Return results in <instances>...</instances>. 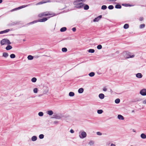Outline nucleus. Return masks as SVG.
<instances>
[{
	"label": "nucleus",
	"instance_id": "nucleus-58",
	"mask_svg": "<svg viewBox=\"0 0 146 146\" xmlns=\"http://www.w3.org/2000/svg\"><path fill=\"white\" fill-rule=\"evenodd\" d=\"M2 0H0V3H1L2 2Z\"/></svg>",
	"mask_w": 146,
	"mask_h": 146
},
{
	"label": "nucleus",
	"instance_id": "nucleus-51",
	"mask_svg": "<svg viewBox=\"0 0 146 146\" xmlns=\"http://www.w3.org/2000/svg\"><path fill=\"white\" fill-rule=\"evenodd\" d=\"M54 124H57L58 123V121H55L54 122Z\"/></svg>",
	"mask_w": 146,
	"mask_h": 146
},
{
	"label": "nucleus",
	"instance_id": "nucleus-31",
	"mask_svg": "<svg viewBox=\"0 0 146 146\" xmlns=\"http://www.w3.org/2000/svg\"><path fill=\"white\" fill-rule=\"evenodd\" d=\"M120 101V100L119 99L117 98L115 100V102L116 104H118Z\"/></svg>",
	"mask_w": 146,
	"mask_h": 146
},
{
	"label": "nucleus",
	"instance_id": "nucleus-1",
	"mask_svg": "<svg viewBox=\"0 0 146 146\" xmlns=\"http://www.w3.org/2000/svg\"><path fill=\"white\" fill-rule=\"evenodd\" d=\"M86 0H75L74 2V5H76L75 7L79 9L82 8L84 6V2Z\"/></svg>",
	"mask_w": 146,
	"mask_h": 146
},
{
	"label": "nucleus",
	"instance_id": "nucleus-22",
	"mask_svg": "<svg viewBox=\"0 0 146 146\" xmlns=\"http://www.w3.org/2000/svg\"><path fill=\"white\" fill-rule=\"evenodd\" d=\"M27 58L29 60H32L33 58V57L31 55H29L27 57Z\"/></svg>",
	"mask_w": 146,
	"mask_h": 146
},
{
	"label": "nucleus",
	"instance_id": "nucleus-26",
	"mask_svg": "<svg viewBox=\"0 0 146 146\" xmlns=\"http://www.w3.org/2000/svg\"><path fill=\"white\" fill-rule=\"evenodd\" d=\"M62 50L63 52H66L67 51V49L66 48H63L62 49Z\"/></svg>",
	"mask_w": 146,
	"mask_h": 146
},
{
	"label": "nucleus",
	"instance_id": "nucleus-30",
	"mask_svg": "<svg viewBox=\"0 0 146 146\" xmlns=\"http://www.w3.org/2000/svg\"><path fill=\"white\" fill-rule=\"evenodd\" d=\"M89 8V6L87 5H86L84 7V9L85 10H88Z\"/></svg>",
	"mask_w": 146,
	"mask_h": 146
},
{
	"label": "nucleus",
	"instance_id": "nucleus-5",
	"mask_svg": "<svg viewBox=\"0 0 146 146\" xmlns=\"http://www.w3.org/2000/svg\"><path fill=\"white\" fill-rule=\"evenodd\" d=\"M87 136L86 133L82 131H80L79 133V136L81 139H84Z\"/></svg>",
	"mask_w": 146,
	"mask_h": 146
},
{
	"label": "nucleus",
	"instance_id": "nucleus-27",
	"mask_svg": "<svg viewBox=\"0 0 146 146\" xmlns=\"http://www.w3.org/2000/svg\"><path fill=\"white\" fill-rule=\"evenodd\" d=\"M88 51L89 52L93 53L94 52L95 50L94 49H90L88 50Z\"/></svg>",
	"mask_w": 146,
	"mask_h": 146
},
{
	"label": "nucleus",
	"instance_id": "nucleus-28",
	"mask_svg": "<svg viewBox=\"0 0 146 146\" xmlns=\"http://www.w3.org/2000/svg\"><path fill=\"white\" fill-rule=\"evenodd\" d=\"M10 57L11 58H15V54H12L10 55Z\"/></svg>",
	"mask_w": 146,
	"mask_h": 146
},
{
	"label": "nucleus",
	"instance_id": "nucleus-59",
	"mask_svg": "<svg viewBox=\"0 0 146 146\" xmlns=\"http://www.w3.org/2000/svg\"><path fill=\"white\" fill-rule=\"evenodd\" d=\"M140 100H137V101H140Z\"/></svg>",
	"mask_w": 146,
	"mask_h": 146
},
{
	"label": "nucleus",
	"instance_id": "nucleus-12",
	"mask_svg": "<svg viewBox=\"0 0 146 146\" xmlns=\"http://www.w3.org/2000/svg\"><path fill=\"white\" fill-rule=\"evenodd\" d=\"M117 118L120 120H123L124 118L121 115H118L117 116Z\"/></svg>",
	"mask_w": 146,
	"mask_h": 146
},
{
	"label": "nucleus",
	"instance_id": "nucleus-61",
	"mask_svg": "<svg viewBox=\"0 0 146 146\" xmlns=\"http://www.w3.org/2000/svg\"><path fill=\"white\" fill-rule=\"evenodd\" d=\"M73 94H74V93Z\"/></svg>",
	"mask_w": 146,
	"mask_h": 146
},
{
	"label": "nucleus",
	"instance_id": "nucleus-4",
	"mask_svg": "<svg viewBox=\"0 0 146 146\" xmlns=\"http://www.w3.org/2000/svg\"><path fill=\"white\" fill-rule=\"evenodd\" d=\"M1 45H2L5 44L9 45L11 44V42L8 39H4L1 40Z\"/></svg>",
	"mask_w": 146,
	"mask_h": 146
},
{
	"label": "nucleus",
	"instance_id": "nucleus-57",
	"mask_svg": "<svg viewBox=\"0 0 146 146\" xmlns=\"http://www.w3.org/2000/svg\"><path fill=\"white\" fill-rule=\"evenodd\" d=\"M133 131L134 132H136V131L134 129L133 130Z\"/></svg>",
	"mask_w": 146,
	"mask_h": 146
},
{
	"label": "nucleus",
	"instance_id": "nucleus-50",
	"mask_svg": "<svg viewBox=\"0 0 146 146\" xmlns=\"http://www.w3.org/2000/svg\"><path fill=\"white\" fill-rule=\"evenodd\" d=\"M4 33V31H2L0 32V34H2Z\"/></svg>",
	"mask_w": 146,
	"mask_h": 146
},
{
	"label": "nucleus",
	"instance_id": "nucleus-54",
	"mask_svg": "<svg viewBox=\"0 0 146 146\" xmlns=\"http://www.w3.org/2000/svg\"><path fill=\"white\" fill-rule=\"evenodd\" d=\"M43 2H40L39 3H38V4H43V3H43Z\"/></svg>",
	"mask_w": 146,
	"mask_h": 146
},
{
	"label": "nucleus",
	"instance_id": "nucleus-46",
	"mask_svg": "<svg viewBox=\"0 0 146 146\" xmlns=\"http://www.w3.org/2000/svg\"><path fill=\"white\" fill-rule=\"evenodd\" d=\"M103 90L104 92H106L107 91V88L106 87H104L103 89Z\"/></svg>",
	"mask_w": 146,
	"mask_h": 146
},
{
	"label": "nucleus",
	"instance_id": "nucleus-33",
	"mask_svg": "<svg viewBox=\"0 0 146 146\" xmlns=\"http://www.w3.org/2000/svg\"><path fill=\"white\" fill-rule=\"evenodd\" d=\"M115 8L117 9H120L121 8V6L119 5H115Z\"/></svg>",
	"mask_w": 146,
	"mask_h": 146
},
{
	"label": "nucleus",
	"instance_id": "nucleus-55",
	"mask_svg": "<svg viewBox=\"0 0 146 146\" xmlns=\"http://www.w3.org/2000/svg\"><path fill=\"white\" fill-rule=\"evenodd\" d=\"M123 5L125 6H128V4H124V5Z\"/></svg>",
	"mask_w": 146,
	"mask_h": 146
},
{
	"label": "nucleus",
	"instance_id": "nucleus-44",
	"mask_svg": "<svg viewBox=\"0 0 146 146\" xmlns=\"http://www.w3.org/2000/svg\"><path fill=\"white\" fill-rule=\"evenodd\" d=\"M10 31V29H8L4 31V33H7Z\"/></svg>",
	"mask_w": 146,
	"mask_h": 146
},
{
	"label": "nucleus",
	"instance_id": "nucleus-29",
	"mask_svg": "<svg viewBox=\"0 0 146 146\" xmlns=\"http://www.w3.org/2000/svg\"><path fill=\"white\" fill-rule=\"evenodd\" d=\"M103 112V111L102 110H98L97 113H98L101 114Z\"/></svg>",
	"mask_w": 146,
	"mask_h": 146
},
{
	"label": "nucleus",
	"instance_id": "nucleus-34",
	"mask_svg": "<svg viewBox=\"0 0 146 146\" xmlns=\"http://www.w3.org/2000/svg\"><path fill=\"white\" fill-rule=\"evenodd\" d=\"M107 8V6L105 5H103L102 6L101 9L103 10H105Z\"/></svg>",
	"mask_w": 146,
	"mask_h": 146
},
{
	"label": "nucleus",
	"instance_id": "nucleus-43",
	"mask_svg": "<svg viewBox=\"0 0 146 146\" xmlns=\"http://www.w3.org/2000/svg\"><path fill=\"white\" fill-rule=\"evenodd\" d=\"M51 1L49 0H46V1L45 2H44L43 3H46L48 2H51Z\"/></svg>",
	"mask_w": 146,
	"mask_h": 146
},
{
	"label": "nucleus",
	"instance_id": "nucleus-23",
	"mask_svg": "<svg viewBox=\"0 0 146 146\" xmlns=\"http://www.w3.org/2000/svg\"><path fill=\"white\" fill-rule=\"evenodd\" d=\"M37 80V79L36 78L34 77L32 78L31 81L33 82H35Z\"/></svg>",
	"mask_w": 146,
	"mask_h": 146
},
{
	"label": "nucleus",
	"instance_id": "nucleus-47",
	"mask_svg": "<svg viewBox=\"0 0 146 146\" xmlns=\"http://www.w3.org/2000/svg\"><path fill=\"white\" fill-rule=\"evenodd\" d=\"M48 92V89L46 91H44V92L43 94H45L47 93Z\"/></svg>",
	"mask_w": 146,
	"mask_h": 146
},
{
	"label": "nucleus",
	"instance_id": "nucleus-20",
	"mask_svg": "<svg viewBox=\"0 0 146 146\" xmlns=\"http://www.w3.org/2000/svg\"><path fill=\"white\" fill-rule=\"evenodd\" d=\"M12 47L11 45H8L6 47V49L7 50H10L12 48Z\"/></svg>",
	"mask_w": 146,
	"mask_h": 146
},
{
	"label": "nucleus",
	"instance_id": "nucleus-41",
	"mask_svg": "<svg viewBox=\"0 0 146 146\" xmlns=\"http://www.w3.org/2000/svg\"><path fill=\"white\" fill-rule=\"evenodd\" d=\"M69 95L70 96H73V92H70L69 94Z\"/></svg>",
	"mask_w": 146,
	"mask_h": 146
},
{
	"label": "nucleus",
	"instance_id": "nucleus-49",
	"mask_svg": "<svg viewBox=\"0 0 146 146\" xmlns=\"http://www.w3.org/2000/svg\"><path fill=\"white\" fill-rule=\"evenodd\" d=\"M109 2H111V1H115L116 0H107Z\"/></svg>",
	"mask_w": 146,
	"mask_h": 146
},
{
	"label": "nucleus",
	"instance_id": "nucleus-6",
	"mask_svg": "<svg viewBox=\"0 0 146 146\" xmlns=\"http://www.w3.org/2000/svg\"><path fill=\"white\" fill-rule=\"evenodd\" d=\"M140 94L143 96H146V89H143L140 91Z\"/></svg>",
	"mask_w": 146,
	"mask_h": 146
},
{
	"label": "nucleus",
	"instance_id": "nucleus-36",
	"mask_svg": "<svg viewBox=\"0 0 146 146\" xmlns=\"http://www.w3.org/2000/svg\"><path fill=\"white\" fill-rule=\"evenodd\" d=\"M38 115L40 116H42L43 115V113L42 112H40L38 113Z\"/></svg>",
	"mask_w": 146,
	"mask_h": 146
},
{
	"label": "nucleus",
	"instance_id": "nucleus-10",
	"mask_svg": "<svg viewBox=\"0 0 146 146\" xmlns=\"http://www.w3.org/2000/svg\"><path fill=\"white\" fill-rule=\"evenodd\" d=\"M50 17L48 18H45L43 19H40L38 20V22H44L47 21Z\"/></svg>",
	"mask_w": 146,
	"mask_h": 146
},
{
	"label": "nucleus",
	"instance_id": "nucleus-19",
	"mask_svg": "<svg viewBox=\"0 0 146 146\" xmlns=\"http://www.w3.org/2000/svg\"><path fill=\"white\" fill-rule=\"evenodd\" d=\"M84 89L82 88H81L79 89L78 90V92L79 93L81 94L84 91Z\"/></svg>",
	"mask_w": 146,
	"mask_h": 146
},
{
	"label": "nucleus",
	"instance_id": "nucleus-11",
	"mask_svg": "<svg viewBox=\"0 0 146 146\" xmlns=\"http://www.w3.org/2000/svg\"><path fill=\"white\" fill-rule=\"evenodd\" d=\"M136 77L138 78H141L142 77V75L141 73H138L136 74Z\"/></svg>",
	"mask_w": 146,
	"mask_h": 146
},
{
	"label": "nucleus",
	"instance_id": "nucleus-21",
	"mask_svg": "<svg viewBox=\"0 0 146 146\" xmlns=\"http://www.w3.org/2000/svg\"><path fill=\"white\" fill-rule=\"evenodd\" d=\"M94 141H93L91 140V141H90L88 143V144L90 146H92V145H94Z\"/></svg>",
	"mask_w": 146,
	"mask_h": 146
},
{
	"label": "nucleus",
	"instance_id": "nucleus-17",
	"mask_svg": "<svg viewBox=\"0 0 146 146\" xmlns=\"http://www.w3.org/2000/svg\"><path fill=\"white\" fill-rule=\"evenodd\" d=\"M140 137L141 138L143 139L146 138V135L144 133H142L140 135Z\"/></svg>",
	"mask_w": 146,
	"mask_h": 146
},
{
	"label": "nucleus",
	"instance_id": "nucleus-7",
	"mask_svg": "<svg viewBox=\"0 0 146 146\" xmlns=\"http://www.w3.org/2000/svg\"><path fill=\"white\" fill-rule=\"evenodd\" d=\"M54 117L53 118L56 119H60L63 117V116L62 114H60L59 115H54Z\"/></svg>",
	"mask_w": 146,
	"mask_h": 146
},
{
	"label": "nucleus",
	"instance_id": "nucleus-24",
	"mask_svg": "<svg viewBox=\"0 0 146 146\" xmlns=\"http://www.w3.org/2000/svg\"><path fill=\"white\" fill-rule=\"evenodd\" d=\"M129 27V25L127 24H126L124 25L123 26V28L125 29H127Z\"/></svg>",
	"mask_w": 146,
	"mask_h": 146
},
{
	"label": "nucleus",
	"instance_id": "nucleus-14",
	"mask_svg": "<svg viewBox=\"0 0 146 146\" xmlns=\"http://www.w3.org/2000/svg\"><path fill=\"white\" fill-rule=\"evenodd\" d=\"M99 98L101 99H103L104 98V95L103 94H100L99 95Z\"/></svg>",
	"mask_w": 146,
	"mask_h": 146
},
{
	"label": "nucleus",
	"instance_id": "nucleus-16",
	"mask_svg": "<svg viewBox=\"0 0 146 146\" xmlns=\"http://www.w3.org/2000/svg\"><path fill=\"white\" fill-rule=\"evenodd\" d=\"M37 139V137L35 136H33L31 138V140L32 141H36Z\"/></svg>",
	"mask_w": 146,
	"mask_h": 146
},
{
	"label": "nucleus",
	"instance_id": "nucleus-60",
	"mask_svg": "<svg viewBox=\"0 0 146 146\" xmlns=\"http://www.w3.org/2000/svg\"><path fill=\"white\" fill-rule=\"evenodd\" d=\"M72 31H73V28L72 29Z\"/></svg>",
	"mask_w": 146,
	"mask_h": 146
},
{
	"label": "nucleus",
	"instance_id": "nucleus-53",
	"mask_svg": "<svg viewBox=\"0 0 146 146\" xmlns=\"http://www.w3.org/2000/svg\"><path fill=\"white\" fill-rule=\"evenodd\" d=\"M70 132L71 133H73V129H71L70 130Z\"/></svg>",
	"mask_w": 146,
	"mask_h": 146
},
{
	"label": "nucleus",
	"instance_id": "nucleus-2",
	"mask_svg": "<svg viewBox=\"0 0 146 146\" xmlns=\"http://www.w3.org/2000/svg\"><path fill=\"white\" fill-rule=\"evenodd\" d=\"M123 54L125 58L126 59L133 58L135 57V55L133 54L131 55L129 52H123Z\"/></svg>",
	"mask_w": 146,
	"mask_h": 146
},
{
	"label": "nucleus",
	"instance_id": "nucleus-42",
	"mask_svg": "<svg viewBox=\"0 0 146 146\" xmlns=\"http://www.w3.org/2000/svg\"><path fill=\"white\" fill-rule=\"evenodd\" d=\"M98 135H102V133L100 132H97L96 133Z\"/></svg>",
	"mask_w": 146,
	"mask_h": 146
},
{
	"label": "nucleus",
	"instance_id": "nucleus-56",
	"mask_svg": "<svg viewBox=\"0 0 146 146\" xmlns=\"http://www.w3.org/2000/svg\"><path fill=\"white\" fill-rule=\"evenodd\" d=\"M76 31V29L75 28H74V32L75 31Z\"/></svg>",
	"mask_w": 146,
	"mask_h": 146
},
{
	"label": "nucleus",
	"instance_id": "nucleus-35",
	"mask_svg": "<svg viewBox=\"0 0 146 146\" xmlns=\"http://www.w3.org/2000/svg\"><path fill=\"white\" fill-rule=\"evenodd\" d=\"M39 137L40 139H42L44 137V135L42 134H40L39 135Z\"/></svg>",
	"mask_w": 146,
	"mask_h": 146
},
{
	"label": "nucleus",
	"instance_id": "nucleus-32",
	"mask_svg": "<svg viewBox=\"0 0 146 146\" xmlns=\"http://www.w3.org/2000/svg\"><path fill=\"white\" fill-rule=\"evenodd\" d=\"M145 25L144 24H141L140 25L139 27L140 29H143L145 27Z\"/></svg>",
	"mask_w": 146,
	"mask_h": 146
},
{
	"label": "nucleus",
	"instance_id": "nucleus-52",
	"mask_svg": "<svg viewBox=\"0 0 146 146\" xmlns=\"http://www.w3.org/2000/svg\"><path fill=\"white\" fill-rule=\"evenodd\" d=\"M110 146H116L115 144H113V143H111V144Z\"/></svg>",
	"mask_w": 146,
	"mask_h": 146
},
{
	"label": "nucleus",
	"instance_id": "nucleus-45",
	"mask_svg": "<svg viewBox=\"0 0 146 146\" xmlns=\"http://www.w3.org/2000/svg\"><path fill=\"white\" fill-rule=\"evenodd\" d=\"M38 22V21H33L32 22L30 23V24H33V23H36L37 22Z\"/></svg>",
	"mask_w": 146,
	"mask_h": 146
},
{
	"label": "nucleus",
	"instance_id": "nucleus-8",
	"mask_svg": "<svg viewBox=\"0 0 146 146\" xmlns=\"http://www.w3.org/2000/svg\"><path fill=\"white\" fill-rule=\"evenodd\" d=\"M27 6V5H22V6H21L17 8H16L14 9H13L11 10V11L12 12V11H14L15 10H17L18 9H21L22 8H25V7H26Z\"/></svg>",
	"mask_w": 146,
	"mask_h": 146
},
{
	"label": "nucleus",
	"instance_id": "nucleus-25",
	"mask_svg": "<svg viewBox=\"0 0 146 146\" xmlns=\"http://www.w3.org/2000/svg\"><path fill=\"white\" fill-rule=\"evenodd\" d=\"M95 75V73L94 72H92L89 74V75L90 77H93Z\"/></svg>",
	"mask_w": 146,
	"mask_h": 146
},
{
	"label": "nucleus",
	"instance_id": "nucleus-48",
	"mask_svg": "<svg viewBox=\"0 0 146 146\" xmlns=\"http://www.w3.org/2000/svg\"><path fill=\"white\" fill-rule=\"evenodd\" d=\"M139 20L140 21H142L143 20V17H140L139 18Z\"/></svg>",
	"mask_w": 146,
	"mask_h": 146
},
{
	"label": "nucleus",
	"instance_id": "nucleus-13",
	"mask_svg": "<svg viewBox=\"0 0 146 146\" xmlns=\"http://www.w3.org/2000/svg\"><path fill=\"white\" fill-rule=\"evenodd\" d=\"M46 113L47 114L50 115H51L53 114V112L52 110L48 111H47Z\"/></svg>",
	"mask_w": 146,
	"mask_h": 146
},
{
	"label": "nucleus",
	"instance_id": "nucleus-40",
	"mask_svg": "<svg viewBox=\"0 0 146 146\" xmlns=\"http://www.w3.org/2000/svg\"><path fill=\"white\" fill-rule=\"evenodd\" d=\"M142 104L144 105L146 104V99L142 101Z\"/></svg>",
	"mask_w": 146,
	"mask_h": 146
},
{
	"label": "nucleus",
	"instance_id": "nucleus-15",
	"mask_svg": "<svg viewBox=\"0 0 146 146\" xmlns=\"http://www.w3.org/2000/svg\"><path fill=\"white\" fill-rule=\"evenodd\" d=\"M9 56V54L7 52H4L3 54V56L5 58H7Z\"/></svg>",
	"mask_w": 146,
	"mask_h": 146
},
{
	"label": "nucleus",
	"instance_id": "nucleus-3",
	"mask_svg": "<svg viewBox=\"0 0 146 146\" xmlns=\"http://www.w3.org/2000/svg\"><path fill=\"white\" fill-rule=\"evenodd\" d=\"M53 15V16H54L55 15V14H51L50 12H46L39 14L38 15V16L40 17H42L44 16H48V15Z\"/></svg>",
	"mask_w": 146,
	"mask_h": 146
},
{
	"label": "nucleus",
	"instance_id": "nucleus-37",
	"mask_svg": "<svg viewBox=\"0 0 146 146\" xmlns=\"http://www.w3.org/2000/svg\"><path fill=\"white\" fill-rule=\"evenodd\" d=\"M102 46L100 45H99L97 46V48L98 49H100L102 48Z\"/></svg>",
	"mask_w": 146,
	"mask_h": 146
},
{
	"label": "nucleus",
	"instance_id": "nucleus-18",
	"mask_svg": "<svg viewBox=\"0 0 146 146\" xmlns=\"http://www.w3.org/2000/svg\"><path fill=\"white\" fill-rule=\"evenodd\" d=\"M67 29L66 27H63L60 30V31L61 32H65L66 30Z\"/></svg>",
	"mask_w": 146,
	"mask_h": 146
},
{
	"label": "nucleus",
	"instance_id": "nucleus-9",
	"mask_svg": "<svg viewBox=\"0 0 146 146\" xmlns=\"http://www.w3.org/2000/svg\"><path fill=\"white\" fill-rule=\"evenodd\" d=\"M102 15H100L98 17L95 18L93 20V21L94 22L98 21L102 17Z\"/></svg>",
	"mask_w": 146,
	"mask_h": 146
},
{
	"label": "nucleus",
	"instance_id": "nucleus-38",
	"mask_svg": "<svg viewBox=\"0 0 146 146\" xmlns=\"http://www.w3.org/2000/svg\"><path fill=\"white\" fill-rule=\"evenodd\" d=\"M33 91L34 93H37L38 91V89L37 88H35L34 89Z\"/></svg>",
	"mask_w": 146,
	"mask_h": 146
},
{
	"label": "nucleus",
	"instance_id": "nucleus-39",
	"mask_svg": "<svg viewBox=\"0 0 146 146\" xmlns=\"http://www.w3.org/2000/svg\"><path fill=\"white\" fill-rule=\"evenodd\" d=\"M108 8L110 9H112L113 8V6L112 5H110L108 6Z\"/></svg>",
	"mask_w": 146,
	"mask_h": 146
}]
</instances>
